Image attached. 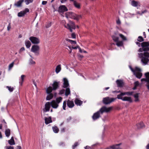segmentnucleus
Returning <instances> with one entry per match:
<instances>
[{
  "label": "nucleus",
  "mask_w": 149,
  "mask_h": 149,
  "mask_svg": "<svg viewBox=\"0 0 149 149\" xmlns=\"http://www.w3.org/2000/svg\"><path fill=\"white\" fill-rule=\"evenodd\" d=\"M19 60L18 58H16L14 61L13 62H14V63H15L16 64H18L19 63Z\"/></svg>",
  "instance_id": "3c124183"
},
{
  "label": "nucleus",
  "mask_w": 149,
  "mask_h": 149,
  "mask_svg": "<svg viewBox=\"0 0 149 149\" xmlns=\"http://www.w3.org/2000/svg\"><path fill=\"white\" fill-rule=\"evenodd\" d=\"M45 123L46 125H47L49 123H52V120L51 117V116H49L48 118L45 117Z\"/></svg>",
  "instance_id": "f3484780"
},
{
  "label": "nucleus",
  "mask_w": 149,
  "mask_h": 149,
  "mask_svg": "<svg viewBox=\"0 0 149 149\" xmlns=\"http://www.w3.org/2000/svg\"><path fill=\"white\" fill-rule=\"evenodd\" d=\"M135 71L136 72H140L141 71V70L140 68H137L136 67L135 68Z\"/></svg>",
  "instance_id": "4d7b16f0"
},
{
  "label": "nucleus",
  "mask_w": 149,
  "mask_h": 149,
  "mask_svg": "<svg viewBox=\"0 0 149 149\" xmlns=\"http://www.w3.org/2000/svg\"><path fill=\"white\" fill-rule=\"evenodd\" d=\"M137 40L139 42H142L144 40V39L142 36H139L138 37Z\"/></svg>",
  "instance_id": "c03bdc74"
},
{
  "label": "nucleus",
  "mask_w": 149,
  "mask_h": 149,
  "mask_svg": "<svg viewBox=\"0 0 149 149\" xmlns=\"http://www.w3.org/2000/svg\"><path fill=\"white\" fill-rule=\"evenodd\" d=\"M53 90V88L51 86H49L46 89V92L47 94L51 93Z\"/></svg>",
  "instance_id": "393cba45"
},
{
  "label": "nucleus",
  "mask_w": 149,
  "mask_h": 149,
  "mask_svg": "<svg viewBox=\"0 0 149 149\" xmlns=\"http://www.w3.org/2000/svg\"><path fill=\"white\" fill-rule=\"evenodd\" d=\"M149 51L148 49L146 48L144 49L143 47H142L141 48H140L138 50V52H142L143 51Z\"/></svg>",
  "instance_id": "2f4dec72"
},
{
  "label": "nucleus",
  "mask_w": 149,
  "mask_h": 149,
  "mask_svg": "<svg viewBox=\"0 0 149 149\" xmlns=\"http://www.w3.org/2000/svg\"><path fill=\"white\" fill-rule=\"evenodd\" d=\"M131 4L133 6L136 7L138 6V3L135 1H133L132 2Z\"/></svg>",
  "instance_id": "4c0bfd02"
},
{
  "label": "nucleus",
  "mask_w": 149,
  "mask_h": 149,
  "mask_svg": "<svg viewBox=\"0 0 149 149\" xmlns=\"http://www.w3.org/2000/svg\"><path fill=\"white\" fill-rule=\"evenodd\" d=\"M6 149H14V147L13 146H8L6 147Z\"/></svg>",
  "instance_id": "bf43d9fd"
},
{
  "label": "nucleus",
  "mask_w": 149,
  "mask_h": 149,
  "mask_svg": "<svg viewBox=\"0 0 149 149\" xmlns=\"http://www.w3.org/2000/svg\"><path fill=\"white\" fill-rule=\"evenodd\" d=\"M119 36L123 40H127L126 37L123 34H119Z\"/></svg>",
  "instance_id": "37998d69"
},
{
  "label": "nucleus",
  "mask_w": 149,
  "mask_h": 149,
  "mask_svg": "<svg viewBox=\"0 0 149 149\" xmlns=\"http://www.w3.org/2000/svg\"><path fill=\"white\" fill-rule=\"evenodd\" d=\"M40 47L38 45H34L32 46L31 49V51L34 53L36 55L39 54Z\"/></svg>",
  "instance_id": "423d86ee"
},
{
  "label": "nucleus",
  "mask_w": 149,
  "mask_h": 149,
  "mask_svg": "<svg viewBox=\"0 0 149 149\" xmlns=\"http://www.w3.org/2000/svg\"><path fill=\"white\" fill-rule=\"evenodd\" d=\"M52 129L54 133H57L59 131L58 128L56 126H54L52 127Z\"/></svg>",
  "instance_id": "5701e85b"
},
{
  "label": "nucleus",
  "mask_w": 149,
  "mask_h": 149,
  "mask_svg": "<svg viewBox=\"0 0 149 149\" xmlns=\"http://www.w3.org/2000/svg\"><path fill=\"white\" fill-rule=\"evenodd\" d=\"M116 82L118 87H122L124 85V83L122 80L118 79L116 81Z\"/></svg>",
  "instance_id": "dca6fc26"
},
{
  "label": "nucleus",
  "mask_w": 149,
  "mask_h": 149,
  "mask_svg": "<svg viewBox=\"0 0 149 149\" xmlns=\"http://www.w3.org/2000/svg\"><path fill=\"white\" fill-rule=\"evenodd\" d=\"M59 81L57 82L56 81H54L52 85L53 90H55L57 89L59 87Z\"/></svg>",
  "instance_id": "f8f14e48"
},
{
  "label": "nucleus",
  "mask_w": 149,
  "mask_h": 149,
  "mask_svg": "<svg viewBox=\"0 0 149 149\" xmlns=\"http://www.w3.org/2000/svg\"><path fill=\"white\" fill-rule=\"evenodd\" d=\"M25 50V49L24 47H22L19 50V53H21L23 51H24Z\"/></svg>",
  "instance_id": "0e129e2a"
},
{
  "label": "nucleus",
  "mask_w": 149,
  "mask_h": 149,
  "mask_svg": "<svg viewBox=\"0 0 149 149\" xmlns=\"http://www.w3.org/2000/svg\"><path fill=\"white\" fill-rule=\"evenodd\" d=\"M49 95L47 96L46 99L47 100H49L51 99L53 97V95L52 93L48 94Z\"/></svg>",
  "instance_id": "c85d7f7f"
},
{
  "label": "nucleus",
  "mask_w": 149,
  "mask_h": 149,
  "mask_svg": "<svg viewBox=\"0 0 149 149\" xmlns=\"http://www.w3.org/2000/svg\"><path fill=\"white\" fill-rule=\"evenodd\" d=\"M66 101H64L63 102V109L64 110L66 109L65 108L66 107Z\"/></svg>",
  "instance_id": "09e8293b"
},
{
  "label": "nucleus",
  "mask_w": 149,
  "mask_h": 149,
  "mask_svg": "<svg viewBox=\"0 0 149 149\" xmlns=\"http://www.w3.org/2000/svg\"><path fill=\"white\" fill-rule=\"evenodd\" d=\"M118 146L116 145H113L110 146L111 148L112 149H116L118 148Z\"/></svg>",
  "instance_id": "49530a36"
},
{
  "label": "nucleus",
  "mask_w": 149,
  "mask_h": 149,
  "mask_svg": "<svg viewBox=\"0 0 149 149\" xmlns=\"http://www.w3.org/2000/svg\"><path fill=\"white\" fill-rule=\"evenodd\" d=\"M112 38L113 40L115 42L118 41V40L119 38L118 37L115 36H112Z\"/></svg>",
  "instance_id": "ea45409f"
},
{
  "label": "nucleus",
  "mask_w": 149,
  "mask_h": 149,
  "mask_svg": "<svg viewBox=\"0 0 149 149\" xmlns=\"http://www.w3.org/2000/svg\"><path fill=\"white\" fill-rule=\"evenodd\" d=\"M68 9L65 5H61L58 8V12L59 13H63L67 11Z\"/></svg>",
  "instance_id": "1a4fd4ad"
},
{
  "label": "nucleus",
  "mask_w": 149,
  "mask_h": 149,
  "mask_svg": "<svg viewBox=\"0 0 149 149\" xmlns=\"http://www.w3.org/2000/svg\"><path fill=\"white\" fill-rule=\"evenodd\" d=\"M123 98V97H122V96L120 94L119 95H117V98L118 99H121V100H122Z\"/></svg>",
  "instance_id": "6e6d98bb"
},
{
  "label": "nucleus",
  "mask_w": 149,
  "mask_h": 149,
  "mask_svg": "<svg viewBox=\"0 0 149 149\" xmlns=\"http://www.w3.org/2000/svg\"><path fill=\"white\" fill-rule=\"evenodd\" d=\"M12 141V142H11L10 141H8L9 144L10 145H15V142L14 140V138L13 136H12L11 138V139H10Z\"/></svg>",
  "instance_id": "e433bc0d"
},
{
  "label": "nucleus",
  "mask_w": 149,
  "mask_h": 149,
  "mask_svg": "<svg viewBox=\"0 0 149 149\" xmlns=\"http://www.w3.org/2000/svg\"><path fill=\"white\" fill-rule=\"evenodd\" d=\"M134 74L139 79L141 78L142 75V73L140 72H135Z\"/></svg>",
  "instance_id": "412c9836"
},
{
  "label": "nucleus",
  "mask_w": 149,
  "mask_h": 149,
  "mask_svg": "<svg viewBox=\"0 0 149 149\" xmlns=\"http://www.w3.org/2000/svg\"><path fill=\"white\" fill-rule=\"evenodd\" d=\"M145 75L146 78L141 79V81H145L147 82L146 86L147 89L149 90V72L145 73Z\"/></svg>",
  "instance_id": "0eeeda50"
},
{
  "label": "nucleus",
  "mask_w": 149,
  "mask_h": 149,
  "mask_svg": "<svg viewBox=\"0 0 149 149\" xmlns=\"http://www.w3.org/2000/svg\"><path fill=\"white\" fill-rule=\"evenodd\" d=\"M126 92V94L127 95H132L133 92Z\"/></svg>",
  "instance_id": "13d9d810"
},
{
  "label": "nucleus",
  "mask_w": 149,
  "mask_h": 149,
  "mask_svg": "<svg viewBox=\"0 0 149 149\" xmlns=\"http://www.w3.org/2000/svg\"><path fill=\"white\" fill-rule=\"evenodd\" d=\"M141 46L144 49L147 48L149 49V42H144L141 43Z\"/></svg>",
  "instance_id": "ddd939ff"
},
{
  "label": "nucleus",
  "mask_w": 149,
  "mask_h": 149,
  "mask_svg": "<svg viewBox=\"0 0 149 149\" xmlns=\"http://www.w3.org/2000/svg\"><path fill=\"white\" fill-rule=\"evenodd\" d=\"M116 22L117 24H120V21L119 19H118L117 20Z\"/></svg>",
  "instance_id": "774afa93"
},
{
  "label": "nucleus",
  "mask_w": 149,
  "mask_h": 149,
  "mask_svg": "<svg viewBox=\"0 0 149 149\" xmlns=\"http://www.w3.org/2000/svg\"><path fill=\"white\" fill-rule=\"evenodd\" d=\"M72 37L73 38H76V35L74 33H72L71 34Z\"/></svg>",
  "instance_id": "680f3d73"
},
{
  "label": "nucleus",
  "mask_w": 149,
  "mask_h": 149,
  "mask_svg": "<svg viewBox=\"0 0 149 149\" xmlns=\"http://www.w3.org/2000/svg\"><path fill=\"white\" fill-rule=\"evenodd\" d=\"M64 26L71 32L72 31V29H75L76 28L74 23L71 21H70L68 23L65 24Z\"/></svg>",
  "instance_id": "20e7f679"
},
{
  "label": "nucleus",
  "mask_w": 149,
  "mask_h": 149,
  "mask_svg": "<svg viewBox=\"0 0 149 149\" xmlns=\"http://www.w3.org/2000/svg\"><path fill=\"white\" fill-rule=\"evenodd\" d=\"M29 40L32 43L34 44H38L40 42L39 39L35 37H30L29 38Z\"/></svg>",
  "instance_id": "6e6552de"
},
{
  "label": "nucleus",
  "mask_w": 149,
  "mask_h": 149,
  "mask_svg": "<svg viewBox=\"0 0 149 149\" xmlns=\"http://www.w3.org/2000/svg\"><path fill=\"white\" fill-rule=\"evenodd\" d=\"M116 45L118 47L122 46L123 45V42L122 41H118L116 42Z\"/></svg>",
  "instance_id": "72a5a7b5"
},
{
  "label": "nucleus",
  "mask_w": 149,
  "mask_h": 149,
  "mask_svg": "<svg viewBox=\"0 0 149 149\" xmlns=\"http://www.w3.org/2000/svg\"><path fill=\"white\" fill-rule=\"evenodd\" d=\"M139 85V82L138 81H136L134 83V85L135 86H137Z\"/></svg>",
  "instance_id": "e2e57ef3"
},
{
  "label": "nucleus",
  "mask_w": 149,
  "mask_h": 149,
  "mask_svg": "<svg viewBox=\"0 0 149 149\" xmlns=\"http://www.w3.org/2000/svg\"><path fill=\"white\" fill-rule=\"evenodd\" d=\"M73 3L75 7L78 8H80V4L79 3H77L76 1H74Z\"/></svg>",
  "instance_id": "f704fd0d"
},
{
  "label": "nucleus",
  "mask_w": 149,
  "mask_h": 149,
  "mask_svg": "<svg viewBox=\"0 0 149 149\" xmlns=\"http://www.w3.org/2000/svg\"><path fill=\"white\" fill-rule=\"evenodd\" d=\"M33 0H25V2L26 5L29 4V3H32Z\"/></svg>",
  "instance_id": "a18cd8bd"
},
{
  "label": "nucleus",
  "mask_w": 149,
  "mask_h": 149,
  "mask_svg": "<svg viewBox=\"0 0 149 149\" xmlns=\"http://www.w3.org/2000/svg\"><path fill=\"white\" fill-rule=\"evenodd\" d=\"M29 63L30 64H35V62L33 61L32 59H30L29 60Z\"/></svg>",
  "instance_id": "de8ad7c7"
},
{
  "label": "nucleus",
  "mask_w": 149,
  "mask_h": 149,
  "mask_svg": "<svg viewBox=\"0 0 149 149\" xmlns=\"http://www.w3.org/2000/svg\"><path fill=\"white\" fill-rule=\"evenodd\" d=\"M6 88L8 89L10 92H13L14 90V88L11 86H6Z\"/></svg>",
  "instance_id": "58836bf2"
},
{
  "label": "nucleus",
  "mask_w": 149,
  "mask_h": 149,
  "mask_svg": "<svg viewBox=\"0 0 149 149\" xmlns=\"http://www.w3.org/2000/svg\"><path fill=\"white\" fill-rule=\"evenodd\" d=\"M138 129L143 128L144 126V125L142 122H140L136 125Z\"/></svg>",
  "instance_id": "a878e982"
},
{
  "label": "nucleus",
  "mask_w": 149,
  "mask_h": 149,
  "mask_svg": "<svg viewBox=\"0 0 149 149\" xmlns=\"http://www.w3.org/2000/svg\"><path fill=\"white\" fill-rule=\"evenodd\" d=\"M112 107H110L107 108L105 106H103L99 110L94 113L92 116V118L93 120H95L99 118L101 116V114H102L104 112H108L112 109Z\"/></svg>",
  "instance_id": "f257e3e1"
},
{
  "label": "nucleus",
  "mask_w": 149,
  "mask_h": 149,
  "mask_svg": "<svg viewBox=\"0 0 149 149\" xmlns=\"http://www.w3.org/2000/svg\"><path fill=\"white\" fill-rule=\"evenodd\" d=\"M72 48L74 49H77V48H78L79 50V52L81 53H82V49L79 46H77L75 47H72Z\"/></svg>",
  "instance_id": "79ce46f5"
},
{
  "label": "nucleus",
  "mask_w": 149,
  "mask_h": 149,
  "mask_svg": "<svg viewBox=\"0 0 149 149\" xmlns=\"http://www.w3.org/2000/svg\"><path fill=\"white\" fill-rule=\"evenodd\" d=\"M25 77V75H22L21 76V80L19 81V83L21 85H22V84Z\"/></svg>",
  "instance_id": "c756f323"
},
{
  "label": "nucleus",
  "mask_w": 149,
  "mask_h": 149,
  "mask_svg": "<svg viewBox=\"0 0 149 149\" xmlns=\"http://www.w3.org/2000/svg\"><path fill=\"white\" fill-rule=\"evenodd\" d=\"M50 103L51 106L53 108L56 109L59 106L58 104L56 102L55 100H53Z\"/></svg>",
  "instance_id": "2eb2a0df"
},
{
  "label": "nucleus",
  "mask_w": 149,
  "mask_h": 149,
  "mask_svg": "<svg viewBox=\"0 0 149 149\" xmlns=\"http://www.w3.org/2000/svg\"><path fill=\"white\" fill-rule=\"evenodd\" d=\"M62 98L61 97H59L57 98L56 99L55 101L58 104L62 101Z\"/></svg>",
  "instance_id": "c9c22d12"
},
{
  "label": "nucleus",
  "mask_w": 149,
  "mask_h": 149,
  "mask_svg": "<svg viewBox=\"0 0 149 149\" xmlns=\"http://www.w3.org/2000/svg\"><path fill=\"white\" fill-rule=\"evenodd\" d=\"M25 44L28 48H29L31 45V43L29 40H26L25 41Z\"/></svg>",
  "instance_id": "bb28decb"
},
{
  "label": "nucleus",
  "mask_w": 149,
  "mask_h": 149,
  "mask_svg": "<svg viewBox=\"0 0 149 149\" xmlns=\"http://www.w3.org/2000/svg\"><path fill=\"white\" fill-rule=\"evenodd\" d=\"M139 57L141 58V61L145 65L147 64L149 61V53L144 52L143 54L142 53H138Z\"/></svg>",
  "instance_id": "f03ea898"
},
{
  "label": "nucleus",
  "mask_w": 149,
  "mask_h": 149,
  "mask_svg": "<svg viewBox=\"0 0 149 149\" xmlns=\"http://www.w3.org/2000/svg\"><path fill=\"white\" fill-rule=\"evenodd\" d=\"M70 88H67L65 90V95L67 96L70 94Z\"/></svg>",
  "instance_id": "473e14b6"
},
{
  "label": "nucleus",
  "mask_w": 149,
  "mask_h": 149,
  "mask_svg": "<svg viewBox=\"0 0 149 149\" xmlns=\"http://www.w3.org/2000/svg\"><path fill=\"white\" fill-rule=\"evenodd\" d=\"M24 1V0H19L17 3H15L14 5L17 7H20L22 6V3Z\"/></svg>",
  "instance_id": "6ab92c4d"
},
{
  "label": "nucleus",
  "mask_w": 149,
  "mask_h": 149,
  "mask_svg": "<svg viewBox=\"0 0 149 149\" xmlns=\"http://www.w3.org/2000/svg\"><path fill=\"white\" fill-rule=\"evenodd\" d=\"M51 104L49 102H47L45 105V108L43 109V112H44L48 111H49Z\"/></svg>",
  "instance_id": "9d476101"
},
{
  "label": "nucleus",
  "mask_w": 149,
  "mask_h": 149,
  "mask_svg": "<svg viewBox=\"0 0 149 149\" xmlns=\"http://www.w3.org/2000/svg\"><path fill=\"white\" fill-rule=\"evenodd\" d=\"M139 93H137L134 95V97L135 98V102L138 101H139V99L138 98L139 95Z\"/></svg>",
  "instance_id": "7c9ffc66"
},
{
  "label": "nucleus",
  "mask_w": 149,
  "mask_h": 149,
  "mask_svg": "<svg viewBox=\"0 0 149 149\" xmlns=\"http://www.w3.org/2000/svg\"><path fill=\"white\" fill-rule=\"evenodd\" d=\"M51 25H52V23L51 22H50L48 23L46 25V27L47 28H49L51 26Z\"/></svg>",
  "instance_id": "864d4df0"
},
{
  "label": "nucleus",
  "mask_w": 149,
  "mask_h": 149,
  "mask_svg": "<svg viewBox=\"0 0 149 149\" xmlns=\"http://www.w3.org/2000/svg\"><path fill=\"white\" fill-rule=\"evenodd\" d=\"M61 65H58L56 68L55 72L56 73H58L61 71Z\"/></svg>",
  "instance_id": "b1692460"
},
{
  "label": "nucleus",
  "mask_w": 149,
  "mask_h": 149,
  "mask_svg": "<svg viewBox=\"0 0 149 149\" xmlns=\"http://www.w3.org/2000/svg\"><path fill=\"white\" fill-rule=\"evenodd\" d=\"M116 99V98L107 97L103 98L102 102L104 104H108L114 101Z\"/></svg>",
  "instance_id": "39448f33"
},
{
  "label": "nucleus",
  "mask_w": 149,
  "mask_h": 149,
  "mask_svg": "<svg viewBox=\"0 0 149 149\" xmlns=\"http://www.w3.org/2000/svg\"><path fill=\"white\" fill-rule=\"evenodd\" d=\"M29 11V9L28 8H26L23 11H21L18 13L17 16L19 17H23L24 16L26 13Z\"/></svg>",
  "instance_id": "9b49d317"
},
{
  "label": "nucleus",
  "mask_w": 149,
  "mask_h": 149,
  "mask_svg": "<svg viewBox=\"0 0 149 149\" xmlns=\"http://www.w3.org/2000/svg\"><path fill=\"white\" fill-rule=\"evenodd\" d=\"M65 40L66 41L69 42L72 44H76V42L74 41H73L68 39H66Z\"/></svg>",
  "instance_id": "a19ab883"
},
{
  "label": "nucleus",
  "mask_w": 149,
  "mask_h": 149,
  "mask_svg": "<svg viewBox=\"0 0 149 149\" xmlns=\"http://www.w3.org/2000/svg\"><path fill=\"white\" fill-rule=\"evenodd\" d=\"M63 80V87L64 88H66L68 87L69 85L68 81L67 79L66 78H64Z\"/></svg>",
  "instance_id": "a211bd4d"
},
{
  "label": "nucleus",
  "mask_w": 149,
  "mask_h": 149,
  "mask_svg": "<svg viewBox=\"0 0 149 149\" xmlns=\"http://www.w3.org/2000/svg\"><path fill=\"white\" fill-rule=\"evenodd\" d=\"M65 17L67 18L69 17L77 21H78L80 18H81V15H78L72 12L66 13Z\"/></svg>",
  "instance_id": "7ed1b4c3"
},
{
  "label": "nucleus",
  "mask_w": 149,
  "mask_h": 149,
  "mask_svg": "<svg viewBox=\"0 0 149 149\" xmlns=\"http://www.w3.org/2000/svg\"><path fill=\"white\" fill-rule=\"evenodd\" d=\"M74 102L77 106H81L83 103V102L77 98H76L74 100Z\"/></svg>",
  "instance_id": "aec40b11"
},
{
  "label": "nucleus",
  "mask_w": 149,
  "mask_h": 149,
  "mask_svg": "<svg viewBox=\"0 0 149 149\" xmlns=\"http://www.w3.org/2000/svg\"><path fill=\"white\" fill-rule=\"evenodd\" d=\"M47 3V1H43L42 2V4L43 5H46Z\"/></svg>",
  "instance_id": "338daca9"
},
{
  "label": "nucleus",
  "mask_w": 149,
  "mask_h": 149,
  "mask_svg": "<svg viewBox=\"0 0 149 149\" xmlns=\"http://www.w3.org/2000/svg\"><path fill=\"white\" fill-rule=\"evenodd\" d=\"M123 101H129L130 102H132V100L131 98L130 97H125L123 98L122 99Z\"/></svg>",
  "instance_id": "4be33fe9"
},
{
  "label": "nucleus",
  "mask_w": 149,
  "mask_h": 149,
  "mask_svg": "<svg viewBox=\"0 0 149 149\" xmlns=\"http://www.w3.org/2000/svg\"><path fill=\"white\" fill-rule=\"evenodd\" d=\"M14 62H12L9 65L8 69L10 70L13 66L14 64Z\"/></svg>",
  "instance_id": "603ef678"
},
{
  "label": "nucleus",
  "mask_w": 149,
  "mask_h": 149,
  "mask_svg": "<svg viewBox=\"0 0 149 149\" xmlns=\"http://www.w3.org/2000/svg\"><path fill=\"white\" fill-rule=\"evenodd\" d=\"M93 147L92 146H86L85 147V149H92Z\"/></svg>",
  "instance_id": "5fc2aeb1"
},
{
  "label": "nucleus",
  "mask_w": 149,
  "mask_h": 149,
  "mask_svg": "<svg viewBox=\"0 0 149 149\" xmlns=\"http://www.w3.org/2000/svg\"><path fill=\"white\" fill-rule=\"evenodd\" d=\"M67 106L70 108H72L74 105V102L73 101L68 100L67 102Z\"/></svg>",
  "instance_id": "4468645a"
},
{
  "label": "nucleus",
  "mask_w": 149,
  "mask_h": 149,
  "mask_svg": "<svg viewBox=\"0 0 149 149\" xmlns=\"http://www.w3.org/2000/svg\"><path fill=\"white\" fill-rule=\"evenodd\" d=\"M5 134L7 137H9L10 134V130L9 129H6L5 132Z\"/></svg>",
  "instance_id": "cd10ccee"
},
{
  "label": "nucleus",
  "mask_w": 149,
  "mask_h": 149,
  "mask_svg": "<svg viewBox=\"0 0 149 149\" xmlns=\"http://www.w3.org/2000/svg\"><path fill=\"white\" fill-rule=\"evenodd\" d=\"M59 145L60 146H63L65 145V144L64 142H61L59 143Z\"/></svg>",
  "instance_id": "69168bd1"
},
{
  "label": "nucleus",
  "mask_w": 149,
  "mask_h": 149,
  "mask_svg": "<svg viewBox=\"0 0 149 149\" xmlns=\"http://www.w3.org/2000/svg\"><path fill=\"white\" fill-rule=\"evenodd\" d=\"M79 144L78 142H76L72 146V147L73 149H74Z\"/></svg>",
  "instance_id": "8fccbe9b"
},
{
  "label": "nucleus",
  "mask_w": 149,
  "mask_h": 149,
  "mask_svg": "<svg viewBox=\"0 0 149 149\" xmlns=\"http://www.w3.org/2000/svg\"><path fill=\"white\" fill-rule=\"evenodd\" d=\"M65 91L64 89H62L60 91L59 94H63L64 93Z\"/></svg>",
  "instance_id": "052dcab7"
}]
</instances>
